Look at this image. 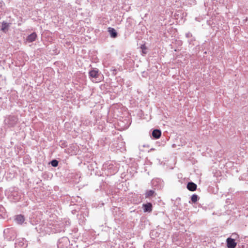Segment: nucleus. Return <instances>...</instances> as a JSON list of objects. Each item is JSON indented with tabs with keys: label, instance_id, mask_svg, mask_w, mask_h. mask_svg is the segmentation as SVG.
Wrapping results in <instances>:
<instances>
[{
	"label": "nucleus",
	"instance_id": "1",
	"mask_svg": "<svg viewBox=\"0 0 248 248\" xmlns=\"http://www.w3.org/2000/svg\"><path fill=\"white\" fill-rule=\"evenodd\" d=\"M4 237L8 241H13L17 236V232L14 228H8L3 231Z\"/></svg>",
	"mask_w": 248,
	"mask_h": 248
},
{
	"label": "nucleus",
	"instance_id": "2",
	"mask_svg": "<svg viewBox=\"0 0 248 248\" xmlns=\"http://www.w3.org/2000/svg\"><path fill=\"white\" fill-rule=\"evenodd\" d=\"M89 75L90 78L94 79L92 80L93 81H94L95 82H98L99 81L98 80L99 79L97 80V78H99L100 74L99 73L98 69L96 68H92L91 70L89 72Z\"/></svg>",
	"mask_w": 248,
	"mask_h": 248
},
{
	"label": "nucleus",
	"instance_id": "3",
	"mask_svg": "<svg viewBox=\"0 0 248 248\" xmlns=\"http://www.w3.org/2000/svg\"><path fill=\"white\" fill-rule=\"evenodd\" d=\"M27 246L26 240L23 238L17 239L15 244L16 248H26Z\"/></svg>",
	"mask_w": 248,
	"mask_h": 248
},
{
	"label": "nucleus",
	"instance_id": "4",
	"mask_svg": "<svg viewBox=\"0 0 248 248\" xmlns=\"http://www.w3.org/2000/svg\"><path fill=\"white\" fill-rule=\"evenodd\" d=\"M5 121L9 126L12 127L16 124L18 121V118L16 116H9Z\"/></svg>",
	"mask_w": 248,
	"mask_h": 248
},
{
	"label": "nucleus",
	"instance_id": "5",
	"mask_svg": "<svg viewBox=\"0 0 248 248\" xmlns=\"http://www.w3.org/2000/svg\"><path fill=\"white\" fill-rule=\"evenodd\" d=\"M226 243L228 248H235L236 246V243L235 242V240L231 237L227 239Z\"/></svg>",
	"mask_w": 248,
	"mask_h": 248
},
{
	"label": "nucleus",
	"instance_id": "6",
	"mask_svg": "<svg viewBox=\"0 0 248 248\" xmlns=\"http://www.w3.org/2000/svg\"><path fill=\"white\" fill-rule=\"evenodd\" d=\"M142 209L144 212L151 213L153 210V205L151 202L143 204Z\"/></svg>",
	"mask_w": 248,
	"mask_h": 248
},
{
	"label": "nucleus",
	"instance_id": "7",
	"mask_svg": "<svg viewBox=\"0 0 248 248\" xmlns=\"http://www.w3.org/2000/svg\"><path fill=\"white\" fill-rule=\"evenodd\" d=\"M11 23H7L5 21H3L1 22V30L2 31V32L4 33H6L9 30V29L11 26Z\"/></svg>",
	"mask_w": 248,
	"mask_h": 248
},
{
	"label": "nucleus",
	"instance_id": "8",
	"mask_svg": "<svg viewBox=\"0 0 248 248\" xmlns=\"http://www.w3.org/2000/svg\"><path fill=\"white\" fill-rule=\"evenodd\" d=\"M15 220L17 224H22L25 221L24 216L22 215H18L15 217Z\"/></svg>",
	"mask_w": 248,
	"mask_h": 248
},
{
	"label": "nucleus",
	"instance_id": "9",
	"mask_svg": "<svg viewBox=\"0 0 248 248\" xmlns=\"http://www.w3.org/2000/svg\"><path fill=\"white\" fill-rule=\"evenodd\" d=\"M152 135L154 139H158L160 137L161 135V131L159 129H154L152 131Z\"/></svg>",
	"mask_w": 248,
	"mask_h": 248
},
{
	"label": "nucleus",
	"instance_id": "10",
	"mask_svg": "<svg viewBox=\"0 0 248 248\" xmlns=\"http://www.w3.org/2000/svg\"><path fill=\"white\" fill-rule=\"evenodd\" d=\"M36 37V33L35 32H32L27 36L26 40L28 42L31 43L35 40Z\"/></svg>",
	"mask_w": 248,
	"mask_h": 248
},
{
	"label": "nucleus",
	"instance_id": "11",
	"mask_svg": "<svg viewBox=\"0 0 248 248\" xmlns=\"http://www.w3.org/2000/svg\"><path fill=\"white\" fill-rule=\"evenodd\" d=\"M186 187L189 190L191 191H194L196 190L197 186L194 183L190 182L187 183Z\"/></svg>",
	"mask_w": 248,
	"mask_h": 248
},
{
	"label": "nucleus",
	"instance_id": "12",
	"mask_svg": "<svg viewBox=\"0 0 248 248\" xmlns=\"http://www.w3.org/2000/svg\"><path fill=\"white\" fill-rule=\"evenodd\" d=\"M108 31L110 35V37L112 38H115L118 36V33L113 28L109 27L108 28Z\"/></svg>",
	"mask_w": 248,
	"mask_h": 248
},
{
	"label": "nucleus",
	"instance_id": "13",
	"mask_svg": "<svg viewBox=\"0 0 248 248\" xmlns=\"http://www.w3.org/2000/svg\"><path fill=\"white\" fill-rule=\"evenodd\" d=\"M155 194V191L153 190H147L145 193V196L146 198H150L153 197Z\"/></svg>",
	"mask_w": 248,
	"mask_h": 248
},
{
	"label": "nucleus",
	"instance_id": "14",
	"mask_svg": "<svg viewBox=\"0 0 248 248\" xmlns=\"http://www.w3.org/2000/svg\"><path fill=\"white\" fill-rule=\"evenodd\" d=\"M11 196L13 197V200H15L16 201L19 200V199L20 198L18 194L16 192L13 193Z\"/></svg>",
	"mask_w": 248,
	"mask_h": 248
},
{
	"label": "nucleus",
	"instance_id": "15",
	"mask_svg": "<svg viewBox=\"0 0 248 248\" xmlns=\"http://www.w3.org/2000/svg\"><path fill=\"white\" fill-rule=\"evenodd\" d=\"M198 200V196L196 194H193L191 197V200L192 202H196Z\"/></svg>",
	"mask_w": 248,
	"mask_h": 248
},
{
	"label": "nucleus",
	"instance_id": "16",
	"mask_svg": "<svg viewBox=\"0 0 248 248\" xmlns=\"http://www.w3.org/2000/svg\"><path fill=\"white\" fill-rule=\"evenodd\" d=\"M68 241V238L67 237H63L59 240L58 242V247H61L60 244L62 242H67Z\"/></svg>",
	"mask_w": 248,
	"mask_h": 248
},
{
	"label": "nucleus",
	"instance_id": "17",
	"mask_svg": "<svg viewBox=\"0 0 248 248\" xmlns=\"http://www.w3.org/2000/svg\"><path fill=\"white\" fill-rule=\"evenodd\" d=\"M59 162L56 159H53L50 162V164L54 167H56L58 166Z\"/></svg>",
	"mask_w": 248,
	"mask_h": 248
},
{
	"label": "nucleus",
	"instance_id": "18",
	"mask_svg": "<svg viewBox=\"0 0 248 248\" xmlns=\"http://www.w3.org/2000/svg\"><path fill=\"white\" fill-rule=\"evenodd\" d=\"M195 41V39L194 38H191L190 39H189L188 42L189 44V45L194 46V44H193V42Z\"/></svg>",
	"mask_w": 248,
	"mask_h": 248
},
{
	"label": "nucleus",
	"instance_id": "19",
	"mask_svg": "<svg viewBox=\"0 0 248 248\" xmlns=\"http://www.w3.org/2000/svg\"><path fill=\"white\" fill-rule=\"evenodd\" d=\"M186 38H191L192 34L190 32H187L186 34Z\"/></svg>",
	"mask_w": 248,
	"mask_h": 248
},
{
	"label": "nucleus",
	"instance_id": "20",
	"mask_svg": "<svg viewBox=\"0 0 248 248\" xmlns=\"http://www.w3.org/2000/svg\"><path fill=\"white\" fill-rule=\"evenodd\" d=\"M62 147H65L66 146V142L65 141H62L61 144Z\"/></svg>",
	"mask_w": 248,
	"mask_h": 248
},
{
	"label": "nucleus",
	"instance_id": "21",
	"mask_svg": "<svg viewBox=\"0 0 248 248\" xmlns=\"http://www.w3.org/2000/svg\"><path fill=\"white\" fill-rule=\"evenodd\" d=\"M112 74L115 75L116 74L117 70L116 69H114L112 70Z\"/></svg>",
	"mask_w": 248,
	"mask_h": 248
}]
</instances>
